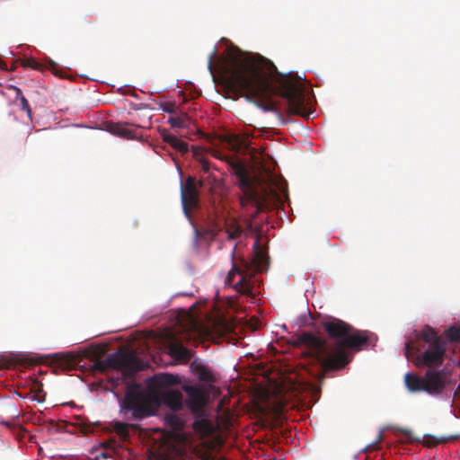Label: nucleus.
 <instances>
[{
    "label": "nucleus",
    "mask_w": 460,
    "mask_h": 460,
    "mask_svg": "<svg viewBox=\"0 0 460 460\" xmlns=\"http://www.w3.org/2000/svg\"><path fill=\"white\" fill-rule=\"evenodd\" d=\"M224 70L226 85L237 98L245 96L264 111H275L277 105L272 96L279 95L286 100L289 114L309 117L305 86L299 75L279 72L270 60L261 56L243 57L234 46L228 48V64Z\"/></svg>",
    "instance_id": "nucleus-1"
},
{
    "label": "nucleus",
    "mask_w": 460,
    "mask_h": 460,
    "mask_svg": "<svg viewBox=\"0 0 460 460\" xmlns=\"http://www.w3.org/2000/svg\"><path fill=\"white\" fill-rule=\"evenodd\" d=\"M328 336L335 340L328 346L321 338L304 332L298 337V343L305 345L311 354L321 363L325 371H336L344 368L353 358L350 349H361L362 347L375 346L376 337L367 331L355 330L344 321L328 317L322 322Z\"/></svg>",
    "instance_id": "nucleus-2"
},
{
    "label": "nucleus",
    "mask_w": 460,
    "mask_h": 460,
    "mask_svg": "<svg viewBox=\"0 0 460 460\" xmlns=\"http://www.w3.org/2000/svg\"><path fill=\"white\" fill-rule=\"evenodd\" d=\"M447 343L431 327L426 326L416 337L415 342L407 341L404 355L409 359L410 354L416 352L414 364L418 367L429 369L423 376L414 372L404 375V385L410 393H426L431 396L441 395L450 384L449 375L445 369H432L444 362Z\"/></svg>",
    "instance_id": "nucleus-3"
},
{
    "label": "nucleus",
    "mask_w": 460,
    "mask_h": 460,
    "mask_svg": "<svg viewBox=\"0 0 460 460\" xmlns=\"http://www.w3.org/2000/svg\"><path fill=\"white\" fill-rule=\"evenodd\" d=\"M234 169L238 178L239 186L243 192L241 198V205L245 228L243 229L235 220L227 222L226 224L227 239L235 240L243 234L245 237L252 234L260 235L261 234V226L255 221L256 215L269 207V199H276L277 194L274 191L258 192L251 184L249 172L242 164H236Z\"/></svg>",
    "instance_id": "nucleus-4"
},
{
    "label": "nucleus",
    "mask_w": 460,
    "mask_h": 460,
    "mask_svg": "<svg viewBox=\"0 0 460 460\" xmlns=\"http://www.w3.org/2000/svg\"><path fill=\"white\" fill-rule=\"evenodd\" d=\"M182 394L177 389L159 388L140 390L137 385L128 387L120 403V411L128 420H142L154 414L164 404L172 411L182 408Z\"/></svg>",
    "instance_id": "nucleus-5"
},
{
    "label": "nucleus",
    "mask_w": 460,
    "mask_h": 460,
    "mask_svg": "<svg viewBox=\"0 0 460 460\" xmlns=\"http://www.w3.org/2000/svg\"><path fill=\"white\" fill-rule=\"evenodd\" d=\"M259 236L254 243V256L252 261H247L243 258L235 260L234 245L232 252V269L226 278V284L233 286L238 292L248 295L252 292L251 279L257 271L263 270V267L268 265L269 258L266 252L259 245Z\"/></svg>",
    "instance_id": "nucleus-6"
},
{
    "label": "nucleus",
    "mask_w": 460,
    "mask_h": 460,
    "mask_svg": "<svg viewBox=\"0 0 460 460\" xmlns=\"http://www.w3.org/2000/svg\"><path fill=\"white\" fill-rule=\"evenodd\" d=\"M93 368L100 373L114 369L121 371L124 375H133L142 369V362L131 353L119 351L108 355L105 359H97Z\"/></svg>",
    "instance_id": "nucleus-7"
},
{
    "label": "nucleus",
    "mask_w": 460,
    "mask_h": 460,
    "mask_svg": "<svg viewBox=\"0 0 460 460\" xmlns=\"http://www.w3.org/2000/svg\"><path fill=\"white\" fill-rule=\"evenodd\" d=\"M193 429L208 449L215 450L224 444L221 429L216 421L200 417L194 420Z\"/></svg>",
    "instance_id": "nucleus-8"
},
{
    "label": "nucleus",
    "mask_w": 460,
    "mask_h": 460,
    "mask_svg": "<svg viewBox=\"0 0 460 460\" xmlns=\"http://www.w3.org/2000/svg\"><path fill=\"white\" fill-rule=\"evenodd\" d=\"M202 187L201 181H197L193 176L186 178L185 182L181 184V197L182 208L185 215L190 217V211L197 208L199 202V188Z\"/></svg>",
    "instance_id": "nucleus-9"
},
{
    "label": "nucleus",
    "mask_w": 460,
    "mask_h": 460,
    "mask_svg": "<svg viewBox=\"0 0 460 460\" xmlns=\"http://www.w3.org/2000/svg\"><path fill=\"white\" fill-rule=\"evenodd\" d=\"M187 394V405L192 411L201 410L206 404V397L203 391L198 386H185Z\"/></svg>",
    "instance_id": "nucleus-10"
},
{
    "label": "nucleus",
    "mask_w": 460,
    "mask_h": 460,
    "mask_svg": "<svg viewBox=\"0 0 460 460\" xmlns=\"http://www.w3.org/2000/svg\"><path fill=\"white\" fill-rule=\"evenodd\" d=\"M227 146L236 153L248 152L251 148V138L248 134H232L226 139Z\"/></svg>",
    "instance_id": "nucleus-11"
},
{
    "label": "nucleus",
    "mask_w": 460,
    "mask_h": 460,
    "mask_svg": "<svg viewBox=\"0 0 460 460\" xmlns=\"http://www.w3.org/2000/svg\"><path fill=\"white\" fill-rule=\"evenodd\" d=\"M139 128L138 126H135L133 128L132 126H129L128 123H122V122H117V123H111L109 125V131L116 135L118 137L126 138V139H134L137 137V128Z\"/></svg>",
    "instance_id": "nucleus-12"
},
{
    "label": "nucleus",
    "mask_w": 460,
    "mask_h": 460,
    "mask_svg": "<svg viewBox=\"0 0 460 460\" xmlns=\"http://www.w3.org/2000/svg\"><path fill=\"white\" fill-rule=\"evenodd\" d=\"M169 355L181 362H188L193 356L192 350L184 347L181 343L172 341L168 347Z\"/></svg>",
    "instance_id": "nucleus-13"
},
{
    "label": "nucleus",
    "mask_w": 460,
    "mask_h": 460,
    "mask_svg": "<svg viewBox=\"0 0 460 460\" xmlns=\"http://www.w3.org/2000/svg\"><path fill=\"white\" fill-rule=\"evenodd\" d=\"M251 184H252L253 188L256 190H258V192H260V193L274 191L277 194L276 199H269V202H268L269 207H267L264 210H262V212L270 209L273 207V205L275 204V202H277L279 200V196L277 190L275 189H273L271 186L267 185V184H262V183L259 182V181L256 179H254V180L251 179ZM259 214H260V212L256 215V217H255L256 222H257L256 218ZM261 222H263V219H261V222L258 221V223L262 226Z\"/></svg>",
    "instance_id": "nucleus-14"
},
{
    "label": "nucleus",
    "mask_w": 460,
    "mask_h": 460,
    "mask_svg": "<svg viewBox=\"0 0 460 460\" xmlns=\"http://www.w3.org/2000/svg\"><path fill=\"white\" fill-rule=\"evenodd\" d=\"M163 139L181 154H186L189 151L188 144L186 142L179 139L177 137L170 133H164Z\"/></svg>",
    "instance_id": "nucleus-15"
},
{
    "label": "nucleus",
    "mask_w": 460,
    "mask_h": 460,
    "mask_svg": "<svg viewBox=\"0 0 460 460\" xmlns=\"http://www.w3.org/2000/svg\"><path fill=\"white\" fill-rule=\"evenodd\" d=\"M45 392L43 391L42 385L38 381L33 382L32 386L28 394H26L23 397L30 398L32 401H36L38 402H43L45 400Z\"/></svg>",
    "instance_id": "nucleus-16"
},
{
    "label": "nucleus",
    "mask_w": 460,
    "mask_h": 460,
    "mask_svg": "<svg viewBox=\"0 0 460 460\" xmlns=\"http://www.w3.org/2000/svg\"><path fill=\"white\" fill-rule=\"evenodd\" d=\"M110 429L115 432L123 440L129 438V425L122 421H112L110 423Z\"/></svg>",
    "instance_id": "nucleus-17"
},
{
    "label": "nucleus",
    "mask_w": 460,
    "mask_h": 460,
    "mask_svg": "<svg viewBox=\"0 0 460 460\" xmlns=\"http://www.w3.org/2000/svg\"><path fill=\"white\" fill-rule=\"evenodd\" d=\"M155 382L160 388H168L179 383V377L172 374H162L155 376Z\"/></svg>",
    "instance_id": "nucleus-18"
},
{
    "label": "nucleus",
    "mask_w": 460,
    "mask_h": 460,
    "mask_svg": "<svg viewBox=\"0 0 460 460\" xmlns=\"http://www.w3.org/2000/svg\"><path fill=\"white\" fill-rule=\"evenodd\" d=\"M164 422L168 427L172 428L175 431H179L184 427L183 420L174 413L166 414L164 417Z\"/></svg>",
    "instance_id": "nucleus-19"
},
{
    "label": "nucleus",
    "mask_w": 460,
    "mask_h": 460,
    "mask_svg": "<svg viewBox=\"0 0 460 460\" xmlns=\"http://www.w3.org/2000/svg\"><path fill=\"white\" fill-rule=\"evenodd\" d=\"M189 120V116L186 113H183L181 116H171L168 119V123L172 128H182L188 126Z\"/></svg>",
    "instance_id": "nucleus-20"
},
{
    "label": "nucleus",
    "mask_w": 460,
    "mask_h": 460,
    "mask_svg": "<svg viewBox=\"0 0 460 460\" xmlns=\"http://www.w3.org/2000/svg\"><path fill=\"white\" fill-rule=\"evenodd\" d=\"M446 334L451 341H460V328L458 327H449L446 330Z\"/></svg>",
    "instance_id": "nucleus-21"
},
{
    "label": "nucleus",
    "mask_w": 460,
    "mask_h": 460,
    "mask_svg": "<svg viewBox=\"0 0 460 460\" xmlns=\"http://www.w3.org/2000/svg\"><path fill=\"white\" fill-rule=\"evenodd\" d=\"M22 66L35 70H41L42 66L34 58H27L22 61Z\"/></svg>",
    "instance_id": "nucleus-22"
},
{
    "label": "nucleus",
    "mask_w": 460,
    "mask_h": 460,
    "mask_svg": "<svg viewBox=\"0 0 460 460\" xmlns=\"http://www.w3.org/2000/svg\"><path fill=\"white\" fill-rule=\"evenodd\" d=\"M20 102H21L22 110L27 113L29 118H31V109L30 107L28 100L24 96H22Z\"/></svg>",
    "instance_id": "nucleus-23"
},
{
    "label": "nucleus",
    "mask_w": 460,
    "mask_h": 460,
    "mask_svg": "<svg viewBox=\"0 0 460 460\" xmlns=\"http://www.w3.org/2000/svg\"><path fill=\"white\" fill-rule=\"evenodd\" d=\"M161 109L164 112H167V113H170V114H174L176 107H175V104L173 102H165V103H163L161 105Z\"/></svg>",
    "instance_id": "nucleus-24"
},
{
    "label": "nucleus",
    "mask_w": 460,
    "mask_h": 460,
    "mask_svg": "<svg viewBox=\"0 0 460 460\" xmlns=\"http://www.w3.org/2000/svg\"><path fill=\"white\" fill-rule=\"evenodd\" d=\"M217 48L215 47L213 51L210 53L209 57H208V68L209 69V71L212 73L213 70H214V60L217 57Z\"/></svg>",
    "instance_id": "nucleus-25"
},
{
    "label": "nucleus",
    "mask_w": 460,
    "mask_h": 460,
    "mask_svg": "<svg viewBox=\"0 0 460 460\" xmlns=\"http://www.w3.org/2000/svg\"><path fill=\"white\" fill-rule=\"evenodd\" d=\"M447 439L441 438H437L435 437H429L428 438V443H429V446H435V445H438V444H440V443H444L446 442Z\"/></svg>",
    "instance_id": "nucleus-26"
},
{
    "label": "nucleus",
    "mask_w": 460,
    "mask_h": 460,
    "mask_svg": "<svg viewBox=\"0 0 460 460\" xmlns=\"http://www.w3.org/2000/svg\"><path fill=\"white\" fill-rule=\"evenodd\" d=\"M210 164L208 161H201V169L204 172H208L209 171Z\"/></svg>",
    "instance_id": "nucleus-27"
},
{
    "label": "nucleus",
    "mask_w": 460,
    "mask_h": 460,
    "mask_svg": "<svg viewBox=\"0 0 460 460\" xmlns=\"http://www.w3.org/2000/svg\"><path fill=\"white\" fill-rule=\"evenodd\" d=\"M220 231V228H218L217 226H214L209 231L208 234L212 236H217Z\"/></svg>",
    "instance_id": "nucleus-28"
},
{
    "label": "nucleus",
    "mask_w": 460,
    "mask_h": 460,
    "mask_svg": "<svg viewBox=\"0 0 460 460\" xmlns=\"http://www.w3.org/2000/svg\"><path fill=\"white\" fill-rule=\"evenodd\" d=\"M13 89H14L15 93H16L15 98H16L17 100H21V97H22V96H24V95L22 94V90H21L20 88H18V87H13Z\"/></svg>",
    "instance_id": "nucleus-29"
},
{
    "label": "nucleus",
    "mask_w": 460,
    "mask_h": 460,
    "mask_svg": "<svg viewBox=\"0 0 460 460\" xmlns=\"http://www.w3.org/2000/svg\"><path fill=\"white\" fill-rule=\"evenodd\" d=\"M454 397H455V399L460 400V385L455 391Z\"/></svg>",
    "instance_id": "nucleus-30"
},
{
    "label": "nucleus",
    "mask_w": 460,
    "mask_h": 460,
    "mask_svg": "<svg viewBox=\"0 0 460 460\" xmlns=\"http://www.w3.org/2000/svg\"><path fill=\"white\" fill-rule=\"evenodd\" d=\"M194 233H195L196 239H198L200 236V233L197 227H194Z\"/></svg>",
    "instance_id": "nucleus-31"
},
{
    "label": "nucleus",
    "mask_w": 460,
    "mask_h": 460,
    "mask_svg": "<svg viewBox=\"0 0 460 460\" xmlns=\"http://www.w3.org/2000/svg\"><path fill=\"white\" fill-rule=\"evenodd\" d=\"M0 68L1 69H7L6 65L4 61L0 59Z\"/></svg>",
    "instance_id": "nucleus-32"
},
{
    "label": "nucleus",
    "mask_w": 460,
    "mask_h": 460,
    "mask_svg": "<svg viewBox=\"0 0 460 460\" xmlns=\"http://www.w3.org/2000/svg\"><path fill=\"white\" fill-rule=\"evenodd\" d=\"M64 358H66V360L68 363L73 359V358H72V357H70V356H64Z\"/></svg>",
    "instance_id": "nucleus-33"
},
{
    "label": "nucleus",
    "mask_w": 460,
    "mask_h": 460,
    "mask_svg": "<svg viewBox=\"0 0 460 460\" xmlns=\"http://www.w3.org/2000/svg\"><path fill=\"white\" fill-rule=\"evenodd\" d=\"M52 70H53V73H54L55 75H57L56 66H55L54 65H52Z\"/></svg>",
    "instance_id": "nucleus-34"
}]
</instances>
